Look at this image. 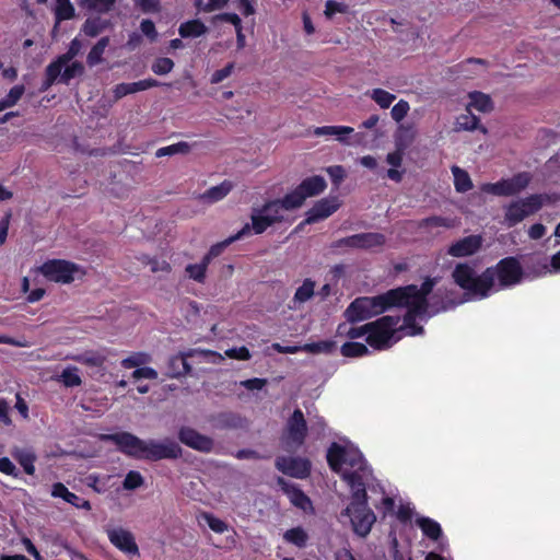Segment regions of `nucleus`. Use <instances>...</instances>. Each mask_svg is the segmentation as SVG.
<instances>
[{
	"instance_id": "obj_28",
	"label": "nucleus",
	"mask_w": 560,
	"mask_h": 560,
	"mask_svg": "<svg viewBox=\"0 0 560 560\" xmlns=\"http://www.w3.org/2000/svg\"><path fill=\"white\" fill-rule=\"evenodd\" d=\"M480 119L476 115H474L469 109L466 113L460 114L456 117L455 121V130L460 131H472L480 130L482 133H487V128L479 125Z\"/></svg>"
},
{
	"instance_id": "obj_23",
	"label": "nucleus",
	"mask_w": 560,
	"mask_h": 560,
	"mask_svg": "<svg viewBox=\"0 0 560 560\" xmlns=\"http://www.w3.org/2000/svg\"><path fill=\"white\" fill-rule=\"evenodd\" d=\"M51 495L54 498H61L67 503L75 506L77 509H82L90 511L91 503L89 500H85L82 497L77 495L75 493L68 490V488L62 482H56L52 485Z\"/></svg>"
},
{
	"instance_id": "obj_8",
	"label": "nucleus",
	"mask_w": 560,
	"mask_h": 560,
	"mask_svg": "<svg viewBox=\"0 0 560 560\" xmlns=\"http://www.w3.org/2000/svg\"><path fill=\"white\" fill-rule=\"evenodd\" d=\"M532 180L528 172H520L511 178H502L497 183L482 184L480 189L482 192L498 197L516 196L525 190Z\"/></svg>"
},
{
	"instance_id": "obj_45",
	"label": "nucleus",
	"mask_w": 560,
	"mask_h": 560,
	"mask_svg": "<svg viewBox=\"0 0 560 560\" xmlns=\"http://www.w3.org/2000/svg\"><path fill=\"white\" fill-rule=\"evenodd\" d=\"M315 282L311 279H305L301 287L294 293V301L304 303L314 295Z\"/></svg>"
},
{
	"instance_id": "obj_63",
	"label": "nucleus",
	"mask_w": 560,
	"mask_h": 560,
	"mask_svg": "<svg viewBox=\"0 0 560 560\" xmlns=\"http://www.w3.org/2000/svg\"><path fill=\"white\" fill-rule=\"evenodd\" d=\"M233 69H234V63L229 62L222 69L215 70L211 74L210 82L212 84H218V83L222 82L223 80H225L226 78H229L232 74Z\"/></svg>"
},
{
	"instance_id": "obj_41",
	"label": "nucleus",
	"mask_w": 560,
	"mask_h": 560,
	"mask_svg": "<svg viewBox=\"0 0 560 560\" xmlns=\"http://www.w3.org/2000/svg\"><path fill=\"white\" fill-rule=\"evenodd\" d=\"M340 352L346 358H359L370 353L369 348L357 341H348L341 346Z\"/></svg>"
},
{
	"instance_id": "obj_43",
	"label": "nucleus",
	"mask_w": 560,
	"mask_h": 560,
	"mask_svg": "<svg viewBox=\"0 0 560 560\" xmlns=\"http://www.w3.org/2000/svg\"><path fill=\"white\" fill-rule=\"evenodd\" d=\"M63 68L65 69L61 70V74L59 75V81L63 84H69L70 80L82 75L85 70L83 63L80 61H73Z\"/></svg>"
},
{
	"instance_id": "obj_30",
	"label": "nucleus",
	"mask_w": 560,
	"mask_h": 560,
	"mask_svg": "<svg viewBox=\"0 0 560 560\" xmlns=\"http://www.w3.org/2000/svg\"><path fill=\"white\" fill-rule=\"evenodd\" d=\"M249 235H250V225H249V223H246L234 235H231L230 237L225 238L222 242L213 244L208 252L210 253V256H213L215 258V257L220 256L229 245H231L232 243L240 241L246 236H249Z\"/></svg>"
},
{
	"instance_id": "obj_58",
	"label": "nucleus",
	"mask_w": 560,
	"mask_h": 560,
	"mask_svg": "<svg viewBox=\"0 0 560 560\" xmlns=\"http://www.w3.org/2000/svg\"><path fill=\"white\" fill-rule=\"evenodd\" d=\"M326 173L328 174L332 185L336 187H339L347 176L346 170L341 165L328 166L326 168Z\"/></svg>"
},
{
	"instance_id": "obj_46",
	"label": "nucleus",
	"mask_w": 560,
	"mask_h": 560,
	"mask_svg": "<svg viewBox=\"0 0 560 560\" xmlns=\"http://www.w3.org/2000/svg\"><path fill=\"white\" fill-rule=\"evenodd\" d=\"M60 381L67 387H75L82 384V380L78 374V368L75 366H68L63 369L60 375Z\"/></svg>"
},
{
	"instance_id": "obj_51",
	"label": "nucleus",
	"mask_w": 560,
	"mask_h": 560,
	"mask_svg": "<svg viewBox=\"0 0 560 560\" xmlns=\"http://www.w3.org/2000/svg\"><path fill=\"white\" fill-rule=\"evenodd\" d=\"M471 105L479 112L487 113L492 109L491 98L480 92L471 94Z\"/></svg>"
},
{
	"instance_id": "obj_33",
	"label": "nucleus",
	"mask_w": 560,
	"mask_h": 560,
	"mask_svg": "<svg viewBox=\"0 0 560 560\" xmlns=\"http://www.w3.org/2000/svg\"><path fill=\"white\" fill-rule=\"evenodd\" d=\"M116 1L117 0H77V3L80 8L88 11L105 14L114 9Z\"/></svg>"
},
{
	"instance_id": "obj_24",
	"label": "nucleus",
	"mask_w": 560,
	"mask_h": 560,
	"mask_svg": "<svg viewBox=\"0 0 560 560\" xmlns=\"http://www.w3.org/2000/svg\"><path fill=\"white\" fill-rule=\"evenodd\" d=\"M68 359L90 368L102 369L107 361V353L105 350H85L79 354L70 355Z\"/></svg>"
},
{
	"instance_id": "obj_60",
	"label": "nucleus",
	"mask_w": 560,
	"mask_h": 560,
	"mask_svg": "<svg viewBox=\"0 0 560 560\" xmlns=\"http://www.w3.org/2000/svg\"><path fill=\"white\" fill-rule=\"evenodd\" d=\"M133 3L143 13H159L161 11L160 0H133Z\"/></svg>"
},
{
	"instance_id": "obj_49",
	"label": "nucleus",
	"mask_w": 560,
	"mask_h": 560,
	"mask_svg": "<svg viewBox=\"0 0 560 560\" xmlns=\"http://www.w3.org/2000/svg\"><path fill=\"white\" fill-rule=\"evenodd\" d=\"M345 464L349 465L357 470H363L365 465L362 453L358 448H348Z\"/></svg>"
},
{
	"instance_id": "obj_44",
	"label": "nucleus",
	"mask_w": 560,
	"mask_h": 560,
	"mask_svg": "<svg viewBox=\"0 0 560 560\" xmlns=\"http://www.w3.org/2000/svg\"><path fill=\"white\" fill-rule=\"evenodd\" d=\"M106 28V23L100 18L86 19L82 25V32L89 37H96Z\"/></svg>"
},
{
	"instance_id": "obj_39",
	"label": "nucleus",
	"mask_w": 560,
	"mask_h": 560,
	"mask_svg": "<svg viewBox=\"0 0 560 560\" xmlns=\"http://www.w3.org/2000/svg\"><path fill=\"white\" fill-rule=\"evenodd\" d=\"M454 175V186L457 192H467L472 188V182L469 174L458 166L452 167Z\"/></svg>"
},
{
	"instance_id": "obj_50",
	"label": "nucleus",
	"mask_w": 560,
	"mask_h": 560,
	"mask_svg": "<svg viewBox=\"0 0 560 560\" xmlns=\"http://www.w3.org/2000/svg\"><path fill=\"white\" fill-rule=\"evenodd\" d=\"M141 262L145 265H150L151 271L153 273L163 271V272H171L172 267L166 260H159L156 257H150L149 255H143L140 258Z\"/></svg>"
},
{
	"instance_id": "obj_18",
	"label": "nucleus",
	"mask_w": 560,
	"mask_h": 560,
	"mask_svg": "<svg viewBox=\"0 0 560 560\" xmlns=\"http://www.w3.org/2000/svg\"><path fill=\"white\" fill-rule=\"evenodd\" d=\"M482 242V236L479 234L465 236L453 243L448 247L447 254L456 258L471 256L481 248Z\"/></svg>"
},
{
	"instance_id": "obj_59",
	"label": "nucleus",
	"mask_w": 560,
	"mask_h": 560,
	"mask_svg": "<svg viewBox=\"0 0 560 560\" xmlns=\"http://www.w3.org/2000/svg\"><path fill=\"white\" fill-rule=\"evenodd\" d=\"M410 109L409 103L405 100H400L398 103H396L390 110L392 118L399 122L401 121L408 114Z\"/></svg>"
},
{
	"instance_id": "obj_57",
	"label": "nucleus",
	"mask_w": 560,
	"mask_h": 560,
	"mask_svg": "<svg viewBox=\"0 0 560 560\" xmlns=\"http://www.w3.org/2000/svg\"><path fill=\"white\" fill-rule=\"evenodd\" d=\"M185 271L190 279H192L199 283H203L206 280L207 270H205L203 265L189 264L186 266Z\"/></svg>"
},
{
	"instance_id": "obj_38",
	"label": "nucleus",
	"mask_w": 560,
	"mask_h": 560,
	"mask_svg": "<svg viewBox=\"0 0 560 560\" xmlns=\"http://www.w3.org/2000/svg\"><path fill=\"white\" fill-rule=\"evenodd\" d=\"M54 13L57 25L62 21L73 19L75 16V9L70 0H56Z\"/></svg>"
},
{
	"instance_id": "obj_62",
	"label": "nucleus",
	"mask_w": 560,
	"mask_h": 560,
	"mask_svg": "<svg viewBox=\"0 0 560 560\" xmlns=\"http://www.w3.org/2000/svg\"><path fill=\"white\" fill-rule=\"evenodd\" d=\"M205 520L211 530L218 534H222L228 530V525L224 521L213 516L212 514L206 513Z\"/></svg>"
},
{
	"instance_id": "obj_42",
	"label": "nucleus",
	"mask_w": 560,
	"mask_h": 560,
	"mask_svg": "<svg viewBox=\"0 0 560 560\" xmlns=\"http://www.w3.org/2000/svg\"><path fill=\"white\" fill-rule=\"evenodd\" d=\"M191 150V145L188 142L180 141L167 147L159 148L155 152L156 158L172 156L175 154H187Z\"/></svg>"
},
{
	"instance_id": "obj_40",
	"label": "nucleus",
	"mask_w": 560,
	"mask_h": 560,
	"mask_svg": "<svg viewBox=\"0 0 560 560\" xmlns=\"http://www.w3.org/2000/svg\"><path fill=\"white\" fill-rule=\"evenodd\" d=\"M284 210L291 211L302 207L305 197L296 186L292 191L285 194L282 198H278Z\"/></svg>"
},
{
	"instance_id": "obj_25",
	"label": "nucleus",
	"mask_w": 560,
	"mask_h": 560,
	"mask_svg": "<svg viewBox=\"0 0 560 560\" xmlns=\"http://www.w3.org/2000/svg\"><path fill=\"white\" fill-rule=\"evenodd\" d=\"M353 248L357 249H372L382 247L386 243L384 234L378 232H365L353 234Z\"/></svg>"
},
{
	"instance_id": "obj_27",
	"label": "nucleus",
	"mask_w": 560,
	"mask_h": 560,
	"mask_svg": "<svg viewBox=\"0 0 560 560\" xmlns=\"http://www.w3.org/2000/svg\"><path fill=\"white\" fill-rule=\"evenodd\" d=\"M347 455V447L338 444L337 442H332L327 450L326 459L329 468L339 472L341 470L342 465L345 464Z\"/></svg>"
},
{
	"instance_id": "obj_15",
	"label": "nucleus",
	"mask_w": 560,
	"mask_h": 560,
	"mask_svg": "<svg viewBox=\"0 0 560 560\" xmlns=\"http://www.w3.org/2000/svg\"><path fill=\"white\" fill-rule=\"evenodd\" d=\"M196 354L207 358L210 355H215L217 353L213 351H199L192 349L187 352H180L176 355H173L170 358L167 363L166 376L170 378H178L180 376L189 374L191 371V366L188 363L187 359Z\"/></svg>"
},
{
	"instance_id": "obj_5",
	"label": "nucleus",
	"mask_w": 560,
	"mask_h": 560,
	"mask_svg": "<svg viewBox=\"0 0 560 560\" xmlns=\"http://www.w3.org/2000/svg\"><path fill=\"white\" fill-rule=\"evenodd\" d=\"M399 322V316L385 315L374 322L368 323V345L375 350H386L390 348L392 345L398 340V338L394 340V337L398 330L397 326Z\"/></svg>"
},
{
	"instance_id": "obj_19",
	"label": "nucleus",
	"mask_w": 560,
	"mask_h": 560,
	"mask_svg": "<svg viewBox=\"0 0 560 560\" xmlns=\"http://www.w3.org/2000/svg\"><path fill=\"white\" fill-rule=\"evenodd\" d=\"M394 307H406L407 312L404 315V325L398 330L408 329L409 336H418L424 332L422 326L418 325L417 317H422L428 313L429 310L422 308L415 304H395Z\"/></svg>"
},
{
	"instance_id": "obj_32",
	"label": "nucleus",
	"mask_w": 560,
	"mask_h": 560,
	"mask_svg": "<svg viewBox=\"0 0 560 560\" xmlns=\"http://www.w3.org/2000/svg\"><path fill=\"white\" fill-rule=\"evenodd\" d=\"M13 458L22 466L26 475L35 474L36 455L26 450L15 448L12 451Z\"/></svg>"
},
{
	"instance_id": "obj_37",
	"label": "nucleus",
	"mask_w": 560,
	"mask_h": 560,
	"mask_svg": "<svg viewBox=\"0 0 560 560\" xmlns=\"http://www.w3.org/2000/svg\"><path fill=\"white\" fill-rule=\"evenodd\" d=\"M283 539L287 542L296 546L298 548H304L308 541V534L303 527L296 526L285 530L283 534Z\"/></svg>"
},
{
	"instance_id": "obj_10",
	"label": "nucleus",
	"mask_w": 560,
	"mask_h": 560,
	"mask_svg": "<svg viewBox=\"0 0 560 560\" xmlns=\"http://www.w3.org/2000/svg\"><path fill=\"white\" fill-rule=\"evenodd\" d=\"M342 514L350 518L353 532L362 538L370 534L373 524L376 522V516L369 508L368 500L364 502L350 501Z\"/></svg>"
},
{
	"instance_id": "obj_48",
	"label": "nucleus",
	"mask_w": 560,
	"mask_h": 560,
	"mask_svg": "<svg viewBox=\"0 0 560 560\" xmlns=\"http://www.w3.org/2000/svg\"><path fill=\"white\" fill-rule=\"evenodd\" d=\"M371 97L382 108H388L396 98L394 94L383 89H374Z\"/></svg>"
},
{
	"instance_id": "obj_56",
	"label": "nucleus",
	"mask_w": 560,
	"mask_h": 560,
	"mask_svg": "<svg viewBox=\"0 0 560 560\" xmlns=\"http://www.w3.org/2000/svg\"><path fill=\"white\" fill-rule=\"evenodd\" d=\"M151 68L155 74H167L173 70L174 61L167 57H160L153 62Z\"/></svg>"
},
{
	"instance_id": "obj_17",
	"label": "nucleus",
	"mask_w": 560,
	"mask_h": 560,
	"mask_svg": "<svg viewBox=\"0 0 560 560\" xmlns=\"http://www.w3.org/2000/svg\"><path fill=\"white\" fill-rule=\"evenodd\" d=\"M339 207L340 202L337 197L323 198L307 211L305 223L312 224L324 220L335 213Z\"/></svg>"
},
{
	"instance_id": "obj_29",
	"label": "nucleus",
	"mask_w": 560,
	"mask_h": 560,
	"mask_svg": "<svg viewBox=\"0 0 560 560\" xmlns=\"http://www.w3.org/2000/svg\"><path fill=\"white\" fill-rule=\"evenodd\" d=\"M208 32L206 24L199 19H194L182 23L178 27V34L182 38H197Z\"/></svg>"
},
{
	"instance_id": "obj_3",
	"label": "nucleus",
	"mask_w": 560,
	"mask_h": 560,
	"mask_svg": "<svg viewBox=\"0 0 560 560\" xmlns=\"http://www.w3.org/2000/svg\"><path fill=\"white\" fill-rule=\"evenodd\" d=\"M397 304L392 289L374 296H361L352 301L345 312L349 323H358L380 315Z\"/></svg>"
},
{
	"instance_id": "obj_12",
	"label": "nucleus",
	"mask_w": 560,
	"mask_h": 560,
	"mask_svg": "<svg viewBox=\"0 0 560 560\" xmlns=\"http://www.w3.org/2000/svg\"><path fill=\"white\" fill-rule=\"evenodd\" d=\"M452 277L454 282L463 290L482 299L489 296L488 289L483 288L482 273L476 276L474 268L468 264H457L452 272Z\"/></svg>"
},
{
	"instance_id": "obj_20",
	"label": "nucleus",
	"mask_w": 560,
	"mask_h": 560,
	"mask_svg": "<svg viewBox=\"0 0 560 560\" xmlns=\"http://www.w3.org/2000/svg\"><path fill=\"white\" fill-rule=\"evenodd\" d=\"M277 485L295 508L303 511L313 510L311 499L298 486L288 482L283 477L277 478Z\"/></svg>"
},
{
	"instance_id": "obj_2",
	"label": "nucleus",
	"mask_w": 560,
	"mask_h": 560,
	"mask_svg": "<svg viewBox=\"0 0 560 560\" xmlns=\"http://www.w3.org/2000/svg\"><path fill=\"white\" fill-rule=\"evenodd\" d=\"M524 269L520 259L509 256L500 259L494 266L482 271L483 288L490 292L494 287L495 291L515 287L522 282Z\"/></svg>"
},
{
	"instance_id": "obj_13",
	"label": "nucleus",
	"mask_w": 560,
	"mask_h": 560,
	"mask_svg": "<svg viewBox=\"0 0 560 560\" xmlns=\"http://www.w3.org/2000/svg\"><path fill=\"white\" fill-rule=\"evenodd\" d=\"M276 468L292 478L305 479L311 475L312 464L305 457L278 456Z\"/></svg>"
},
{
	"instance_id": "obj_36",
	"label": "nucleus",
	"mask_w": 560,
	"mask_h": 560,
	"mask_svg": "<svg viewBox=\"0 0 560 560\" xmlns=\"http://www.w3.org/2000/svg\"><path fill=\"white\" fill-rule=\"evenodd\" d=\"M109 45V37L104 36L97 40V43L91 48L86 56V63L90 67H94L103 61V55Z\"/></svg>"
},
{
	"instance_id": "obj_6",
	"label": "nucleus",
	"mask_w": 560,
	"mask_h": 560,
	"mask_svg": "<svg viewBox=\"0 0 560 560\" xmlns=\"http://www.w3.org/2000/svg\"><path fill=\"white\" fill-rule=\"evenodd\" d=\"M284 207H282L279 199L266 201L259 208H253L250 220V234H262L268 228L276 223H281L285 220L283 215Z\"/></svg>"
},
{
	"instance_id": "obj_4",
	"label": "nucleus",
	"mask_w": 560,
	"mask_h": 560,
	"mask_svg": "<svg viewBox=\"0 0 560 560\" xmlns=\"http://www.w3.org/2000/svg\"><path fill=\"white\" fill-rule=\"evenodd\" d=\"M549 201L546 194H533L525 198L511 201L504 209V224L514 228L526 218L537 213Z\"/></svg>"
},
{
	"instance_id": "obj_55",
	"label": "nucleus",
	"mask_w": 560,
	"mask_h": 560,
	"mask_svg": "<svg viewBox=\"0 0 560 560\" xmlns=\"http://www.w3.org/2000/svg\"><path fill=\"white\" fill-rule=\"evenodd\" d=\"M349 10L348 4L335 0H327L325 3L324 14L328 20H331L336 13H347Z\"/></svg>"
},
{
	"instance_id": "obj_52",
	"label": "nucleus",
	"mask_w": 560,
	"mask_h": 560,
	"mask_svg": "<svg viewBox=\"0 0 560 560\" xmlns=\"http://www.w3.org/2000/svg\"><path fill=\"white\" fill-rule=\"evenodd\" d=\"M335 343L332 341L324 340L317 342L305 343L303 346V351L310 353H329L332 351Z\"/></svg>"
},
{
	"instance_id": "obj_9",
	"label": "nucleus",
	"mask_w": 560,
	"mask_h": 560,
	"mask_svg": "<svg viewBox=\"0 0 560 560\" xmlns=\"http://www.w3.org/2000/svg\"><path fill=\"white\" fill-rule=\"evenodd\" d=\"M307 434V421L303 411L300 408H296L285 422L282 432L283 443L288 450H298L304 445Z\"/></svg>"
},
{
	"instance_id": "obj_22",
	"label": "nucleus",
	"mask_w": 560,
	"mask_h": 560,
	"mask_svg": "<svg viewBox=\"0 0 560 560\" xmlns=\"http://www.w3.org/2000/svg\"><path fill=\"white\" fill-rule=\"evenodd\" d=\"M211 424L219 430L240 429L244 427L245 420L235 412L222 411L210 417Z\"/></svg>"
},
{
	"instance_id": "obj_31",
	"label": "nucleus",
	"mask_w": 560,
	"mask_h": 560,
	"mask_svg": "<svg viewBox=\"0 0 560 560\" xmlns=\"http://www.w3.org/2000/svg\"><path fill=\"white\" fill-rule=\"evenodd\" d=\"M232 189L233 183L231 180L225 179L219 185L212 186L209 189H207L201 197L208 202L213 203L225 198Z\"/></svg>"
},
{
	"instance_id": "obj_1",
	"label": "nucleus",
	"mask_w": 560,
	"mask_h": 560,
	"mask_svg": "<svg viewBox=\"0 0 560 560\" xmlns=\"http://www.w3.org/2000/svg\"><path fill=\"white\" fill-rule=\"evenodd\" d=\"M113 442L122 454L141 460L160 462L163 459L176 460L183 456V448L175 440H141L129 432L105 434L102 438Z\"/></svg>"
},
{
	"instance_id": "obj_26",
	"label": "nucleus",
	"mask_w": 560,
	"mask_h": 560,
	"mask_svg": "<svg viewBox=\"0 0 560 560\" xmlns=\"http://www.w3.org/2000/svg\"><path fill=\"white\" fill-rule=\"evenodd\" d=\"M298 187L306 199L322 194L326 189L327 183L324 177L314 175L303 179Z\"/></svg>"
},
{
	"instance_id": "obj_16",
	"label": "nucleus",
	"mask_w": 560,
	"mask_h": 560,
	"mask_svg": "<svg viewBox=\"0 0 560 560\" xmlns=\"http://www.w3.org/2000/svg\"><path fill=\"white\" fill-rule=\"evenodd\" d=\"M106 534L110 544L121 552L130 558L139 556V547L131 532L122 527H116L107 529Z\"/></svg>"
},
{
	"instance_id": "obj_35",
	"label": "nucleus",
	"mask_w": 560,
	"mask_h": 560,
	"mask_svg": "<svg viewBox=\"0 0 560 560\" xmlns=\"http://www.w3.org/2000/svg\"><path fill=\"white\" fill-rule=\"evenodd\" d=\"M352 132L353 128L348 126H323L317 127L314 130V135L317 137L336 136L337 140L341 143H347L345 136L350 135Z\"/></svg>"
},
{
	"instance_id": "obj_34",
	"label": "nucleus",
	"mask_w": 560,
	"mask_h": 560,
	"mask_svg": "<svg viewBox=\"0 0 560 560\" xmlns=\"http://www.w3.org/2000/svg\"><path fill=\"white\" fill-rule=\"evenodd\" d=\"M416 524L421 528L423 535L432 540H438L442 536L441 525L430 517H418Z\"/></svg>"
},
{
	"instance_id": "obj_61",
	"label": "nucleus",
	"mask_w": 560,
	"mask_h": 560,
	"mask_svg": "<svg viewBox=\"0 0 560 560\" xmlns=\"http://www.w3.org/2000/svg\"><path fill=\"white\" fill-rule=\"evenodd\" d=\"M420 228H451L450 220L443 217L433 215L421 220Z\"/></svg>"
},
{
	"instance_id": "obj_53",
	"label": "nucleus",
	"mask_w": 560,
	"mask_h": 560,
	"mask_svg": "<svg viewBox=\"0 0 560 560\" xmlns=\"http://www.w3.org/2000/svg\"><path fill=\"white\" fill-rule=\"evenodd\" d=\"M143 482L144 479L139 471L130 470L122 481V487L126 490H135L137 488H140L143 485Z\"/></svg>"
},
{
	"instance_id": "obj_7",
	"label": "nucleus",
	"mask_w": 560,
	"mask_h": 560,
	"mask_svg": "<svg viewBox=\"0 0 560 560\" xmlns=\"http://www.w3.org/2000/svg\"><path fill=\"white\" fill-rule=\"evenodd\" d=\"M438 283V278L427 277L418 288L416 284H408L392 289L395 294L397 304H415L422 308L429 310V295Z\"/></svg>"
},
{
	"instance_id": "obj_21",
	"label": "nucleus",
	"mask_w": 560,
	"mask_h": 560,
	"mask_svg": "<svg viewBox=\"0 0 560 560\" xmlns=\"http://www.w3.org/2000/svg\"><path fill=\"white\" fill-rule=\"evenodd\" d=\"M342 479L351 489V501L364 502L369 499L363 476L359 472V470L345 472L342 475Z\"/></svg>"
},
{
	"instance_id": "obj_54",
	"label": "nucleus",
	"mask_w": 560,
	"mask_h": 560,
	"mask_svg": "<svg viewBox=\"0 0 560 560\" xmlns=\"http://www.w3.org/2000/svg\"><path fill=\"white\" fill-rule=\"evenodd\" d=\"M25 93V86L23 84L14 85L10 89L8 94L5 95L3 100L4 104L8 108L14 106L18 104V102L22 98L23 94Z\"/></svg>"
},
{
	"instance_id": "obj_64",
	"label": "nucleus",
	"mask_w": 560,
	"mask_h": 560,
	"mask_svg": "<svg viewBox=\"0 0 560 560\" xmlns=\"http://www.w3.org/2000/svg\"><path fill=\"white\" fill-rule=\"evenodd\" d=\"M58 73L54 68L47 66L45 69V79L39 88L40 92H46L59 78Z\"/></svg>"
},
{
	"instance_id": "obj_14",
	"label": "nucleus",
	"mask_w": 560,
	"mask_h": 560,
	"mask_svg": "<svg viewBox=\"0 0 560 560\" xmlns=\"http://www.w3.org/2000/svg\"><path fill=\"white\" fill-rule=\"evenodd\" d=\"M177 438L184 445L201 453H211L214 447V441L212 438L201 434L190 427H180L177 432Z\"/></svg>"
},
{
	"instance_id": "obj_11",
	"label": "nucleus",
	"mask_w": 560,
	"mask_h": 560,
	"mask_svg": "<svg viewBox=\"0 0 560 560\" xmlns=\"http://www.w3.org/2000/svg\"><path fill=\"white\" fill-rule=\"evenodd\" d=\"M39 271L49 281L69 284L74 281L80 266L65 259H50L39 267Z\"/></svg>"
},
{
	"instance_id": "obj_47",
	"label": "nucleus",
	"mask_w": 560,
	"mask_h": 560,
	"mask_svg": "<svg viewBox=\"0 0 560 560\" xmlns=\"http://www.w3.org/2000/svg\"><path fill=\"white\" fill-rule=\"evenodd\" d=\"M151 361L150 354L145 352H135L133 354L129 355L128 358H125L121 361V366L124 369H132V368H139L143 364H147Z\"/></svg>"
}]
</instances>
